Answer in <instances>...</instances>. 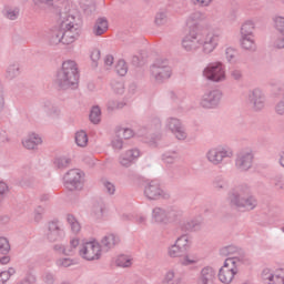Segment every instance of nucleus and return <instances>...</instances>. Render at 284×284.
I'll return each mask as SVG.
<instances>
[{
  "mask_svg": "<svg viewBox=\"0 0 284 284\" xmlns=\"http://www.w3.org/2000/svg\"><path fill=\"white\" fill-rule=\"evenodd\" d=\"M227 201L230 205H233V207L237 210H243L244 212H252V210H256V205H258V200L252 194V189L247 184L232 189L229 192Z\"/></svg>",
  "mask_w": 284,
  "mask_h": 284,
  "instance_id": "1",
  "label": "nucleus"
},
{
  "mask_svg": "<svg viewBox=\"0 0 284 284\" xmlns=\"http://www.w3.org/2000/svg\"><path fill=\"white\" fill-rule=\"evenodd\" d=\"M55 83L61 90H77L79 88V68L74 60H65L62 63V69L57 74Z\"/></svg>",
  "mask_w": 284,
  "mask_h": 284,
  "instance_id": "2",
  "label": "nucleus"
},
{
  "mask_svg": "<svg viewBox=\"0 0 284 284\" xmlns=\"http://www.w3.org/2000/svg\"><path fill=\"white\" fill-rule=\"evenodd\" d=\"M242 265H245V256L227 257L219 270V281L223 284H231Z\"/></svg>",
  "mask_w": 284,
  "mask_h": 284,
  "instance_id": "3",
  "label": "nucleus"
},
{
  "mask_svg": "<svg viewBox=\"0 0 284 284\" xmlns=\"http://www.w3.org/2000/svg\"><path fill=\"white\" fill-rule=\"evenodd\" d=\"M79 34H81V27L52 29L49 34V41L51 45H59V43H63V45H71V43H74V41L79 39Z\"/></svg>",
  "mask_w": 284,
  "mask_h": 284,
  "instance_id": "4",
  "label": "nucleus"
},
{
  "mask_svg": "<svg viewBox=\"0 0 284 284\" xmlns=\"http://www.w3.org/2000/svg\"><path fill=\"white\" fill-rule=\"evenodd\" d=\"M202 79H204V81H209L210 83H223L227 81L225 64H223L221 61L210 62L202 70Z\"/></svg>",
  "mask_w": 284,
  "mask_h": 284,
  "instance_id": "5",
  "label": "nucleus"
},
{
  "mask_svg": "<svg viewBox=\"0 0 284 284\" xmlns=\"http://www.w3.org/2000/svg\"><path fill=\"white\" fill-rule=\"evenodd\" d=\"M150 77L154 83H165L172 77V67L168 59H156L150 67Z\"/></svg>",
  "mask_w": 284,
  "mask_h": 284,
  "instance_id": "6",
  "label": "nucleus"
},
{
  "mask_svg": "<svg viewBox=\"0 0 284 284\" xmlns=\"http://www.w3.org/2000/svg\"><path fill=\"white\" fill-rule=\"evenodd\" d=\"M223 101V91L221 89L206 90L199 99V105L202 110H219Z\"/></svg>",
  "mask_w": 284,
  "mask_h": 284,
  "instance_id": "7",
  "label": "nucleus"
},
{
  "mask_svg": "<svg viewBox=\"0 0 284 284\" xmlns=\"http://www.w3.org/2000/svg\"><path fill=\"white\" fill-rule=\"evenodd\" d=\"M234 156V151L225 145L213 146L209 149L205 153V159L211 163V165H223L225 159H232Z\"/></svg>",
  "mask_w": 284,
  "mask_h": 284,
  "instance_id": "8",
  "label": "nucleus"
},
{
  "mask_svg": "<svg viewBox=\"0 0 284 284\" xmlns=\"http://www.w3.org/2000/svg\"><path fill=\"white\" fill-rule=\"evenodd\" d=\"M164 130L170 132L176 141H187L185 124L176 116H169L164 120Z\"/></svg>",
  "mask_w": 284,
  "mask_h": 284,
  "instance_id": "9",
  "label": "nucleus"
},
{
  "mask_svg": "<svg viewBox=\"0 0 284 284\" xmlns=\"http://www.w3.org/2000/svg\"><path fill=\"white\" fill-rule=\"evenodd\" d=\"M102 252L101 244L94 239L84 241L78 251L79 256L84 261H99Z\"/></svg>",
  "mask_w": 284,
  "mask_h": 284,
  "instance_id": "10",
  "label": "nucleus"
},
{
  "mask_svg": "<svg viewBox=\"0 0 284 284\" xmlns=\"http://www.w3.org/2000/svg\"><path fill=\"white\" fill-rule=\"evenodd\" d=\"M221 43V34L214 31L203 30L201 31L200 48L203 54H212Z\"/></svg>",
  "mask_w": 284,
  "mask_h": 284,
  "instance_id": "11",
  "label": "nucleus"
},
{
  "mask_svg": "<svg viewBox=\"0 0 284 284\" xmlns=\"http://www.w3.org/2000/svg\"><path fill=\"white\" fill-rule=\"evenodd\" d=\"M144 196L149 201H159L161 199L168 201L171 195L170 192L161 187V183L159 181L152 180L144 186Z\"/></svg>",
  "mask_w": 284,
  "mask_h": 284,
  "instance_id": "12",
  "label": "nucleus"
},
{
  "mask_svg": "<svg viewBox=\"0 0 284 284\" xmlns=\"http://www.w3.org/2000/svg\"><path fill=\"white\" fill-rule=\"evenodd\" d=\"M254 163V152L252 149L240 151L235 158V168L239 172H250Z\"/></svg>",
  "mask_w": 284,
  "mask_h": 284,
  "instance_id": "13",
  "label": "nucleus"
},
{
  "mask_svg": "<svg viewBox=\"0 0 284 284\" xmlns=\"http://www.w3.org/2000/svg\"><path fill=\"white\" fill-rule=\"evenodd\" d=\"M85 173L79 169H72L64 175L65 187L71 192L73 190H83V178Z\"/></svg>",
  "mask_w": 284,
  "mask_h": 284,
  "instance_id": "14",
  "label": "nucleus"
},
{
  "mask_svg": "<svg viewBox=\"0 0 284 284\" xmlns=\"http://www.w3.org/2000/svg\"><path fill=\"white\" fill-rule=\"evenodd\" d=\"M182 48L185 52H196L201 50V31H190L182 39Z\"/></svg>",
  "mask_w": 284,
  "mask_h": 284,
  "instance_id": "15",
  "label": "nucleus"
},
{
  "mask_svg": "<svg viewBox=\"0 0 284 284\" xmlns=\"http://www.w3.org/2000/svg\"><path fill=\"white\" fill-rule=\"evenodd\" d=\"M247 101L251 103L254 112H261V110L265 109V93L260 88H255L248 92Z\"/></svg>",
  "mask_w": 284,
  "mask_h": 284,
  "instance_id": "16",
  "label": "nucleus"
},
{
  "mask_svg": "<svg viewBox=\"0 0 284 284\" xmlns=\"http://www.w3.org/2000/svg\"><path fill=\"white\" fill-rule=\"evenodd\" d=\"M217 271L214 266L206 265L200 270L197 284H216Z\"/></svg>",
  "mask_w": 284,
  "mask_h": 284,
  "instance_id": "17",
  "label": "nucleus"
},
{
  "mask_svg": "<svg viewBox=\"0 0 284 284\" xmlns=\"http://www.w3.org/2000/svg\"><path fill=\"white\" fill-rule=\"evenodd\" d=\"M65 239V231L61 225L57 222H50L47 231V240L50 243H57V241H61Z\"/></svg>",
  "mask_w": 284,
  "mask_h": 284,
  "instance_id": "18",
  "label": "nucleus"
},
{
  "mask_svg": "<svg viewBox=\"0 0 284 284\" xmlns=\"http://www.w3.org/2000/svg\"><path fill=\"white\" fill-rule=\"evenodd\" d=\"M59 27L54 30H63L70 28H80L79 22H77V18L73 14L68 12H60L58 18Z\"/></svg>",
  "mask_w": 284,
  "mask_h": 284,
  "instance_id": "19",
  "label": "nucleus"
},
{
  "mask_svg": "<svg viewBox=\"0 0 284 284\" xmlns=\"http://www.w3.org/2000/svg\"><path fill=\"white\" fill-rule=\"evenodd\" d=\"M139 156H141V151L139 149H130L119 156V163L122 168H131L132 163H134Z\"/></svg>",
  "mask_w": 284,
  "mask_h": 284,
  "instance_id": "20",
  "label": "nucleus"
},
{
  "mask_svg": "<svg viewBox=\"0 0 284 284\" xmlns=\"http://www.w3.org/2000/svg\"><path fill=\"white\" fill-rule=\"evenodd\" d=\"M99 243L102 252H110V250H114L115 245L121 243V239L116 234L106 233Z\"/></svg>",
  "mask_w": 284,
  "mask_h": 284,
  "instance_id": "21",
  "label": "nucleus"
},
{
  "mask_svg": "<svg viewBox=\"0 0 284 284\" xmlns=\"http://www.w3.org/2000/svg\"><path fill=\"white\" fill-rule=\"evenodd\" d=\"M162 283L164 284H183V273L179 268L171 267L165 271Z\"/></svg>",
  "mask_w": 284,
  "mask_h": 284,
  "instance_id": "22",
  "label": "nucleus"
},
{
  "mask_svg": "<svg viewBox=\"0 0 284 284\" xmlns=\"http://www.w3.org/2000/svg\"><path fill=\"white\" fill-rule=\"evenodd\" d=\"M201 225H203V217L199 215L180 222V230L182 232H196Z\"/></svg>",
  "mask_w": 284,
  "mask_h": 284,
  "instance_id": "23",
  "label": "nucleus"
},
{
  "mask_svg": "<svg viewBox=\"0 0 284 284\" xmlns=\"http://www.w3.org/2000/svg\"><path fill=\"white\" fill-rule=\"evenodd\" d=\"M41 143H43V139H41L37 133H29L22 140V145L26 150H37Z\"/></svg>",
  "mask_w": 284,
  "mask_h": 284,
  "instance_id": "24",
  "label": "nucleus"
},
{
  "mask_svg": "<svg viewBox=\"0 0 284 284\" xmlns=\"http://www.w3.org/2000/svg\"><path fill=\"white\" fill-rule=\"evenodd\" d=\"M151 219L153 223H158L159 225H168L166 209L161 206H155L152 210Z\"/></svg>",
  "mask_w": 284,
  "mask_h": 284,
  "instance_id": "25",
  "label": "nucleus"
},
{
  "mask_svg": "<svg viewBox=\"0 0 284 284\" xmlns=\"http://www.w3.org/2000/svg\"><path fill=\"white\" fill-rule=\"evenodd\" d=\"M263 278L264 281H268L267 284H284V271L277 270L274 273L264 271Z\"/></svg>",
  "mask_w": 284,
  "mask_h": 284,
  "instance_id": "26",
  "label": "nucleus"
},
{
  "mask_svg": "<svg viewBox=\"0 0 284 284\" xmlns=\"http://www.w3.org/2000/svg\"><path fill=\"white\" fill-rule=\"evenodd\" d=\"M108 28H109L108 19L98 18L92 28V32L94 37H101L105 34V32H108Z\"/></svg>",
  "mask_w": 284,
  "mask_h": 284,
  "instance_id": "27",
  "label": "nucleus"
},
{
  "mask_svg": "<svg viewBox=\"0 0 284 284\" xmlns=\"http://www.w3.org/2000/svg\"><path fill=\"white\" fill-rule=\"evenodd\" d=\"M240 43L243 50L247 52H256V40L254 36H241Z\"/></svg>",
  "mask_w": 284,
  "mask_h": 284,
  "instance_id": "28",
  "label": "nucleus"
},
{
  "mask_svg": "<svg viewBox=\"0 0 284 284\" xmlns=\"http://www.w3.org/2000/svg\"><path fill=\"white\" fill-rule=\"evenodd\" d=\"M242 253L243 251L236 245H227L220 250L221 256H229V258H234V256H245Z\"/></svg>",
  "mask_w": 284,
  "mask_h": 284,
  "instance_id": "29",
  "label": "nucleus"
},
{
  "mask_svg": "<svg viewBox=\"0 0 284 284\" xmlns=\"http://www.w3.org/2000/svg\"><path fill=\"white\" fill-rule=\"evenodd\" d=\"M178 246H180L181 251L185 254V252H190L192 247V237L187 234H182L175 240Z\"/></svg>",
  "mask_w": 284,
  "mask_h": 284,
  "instance_id": "30",
  "label": "nucleus"
},
{
  "mask_svg": "<svg viewBox=\"0 0 284 284\" xmlns=\"http://www.w3.org/2000/svg\"><path fill=\"white\" fill-rule=\"evenodd\" d=\"M179 159H181V155L176 150H169L162 154V161L165 165H174Z\"/></svg>",
  "mask_w": 284,
  "mask_h": 284,
  "instance_id": "31",
  "label": "nucleus"
},
{
  "mask_svg": "<svg viewBox=\"0 0 284 284\" xmlns=\"http://www.w3.org/2000/svg\"><path fill=\"white\" fill-rule=\"evenodd\" d=\"M19 74H21V65L17 62H13L7 67L4 77L6 79H9V81H12V79H17Z\"/></svg>",
  "mask_w": 284,
  "mask_h": 284,
  "instance_id": "32",
  "label": "nucleus"
},
{
  "mask_svg": "<svg viewBox=\"0 0 284 284\" xmlns=\"http://www.w3.org/2000/svg\"><path fill=\"white\" fill-rule=\"evenodd\" d=\"M256 28V23L253 20H246L240 30L241 37H254V29Z\"/></svg>",
  "mask_w": 284,
  "mask_h": 284,
  "instance_id": "33",
  "label": "nucleus"
},
{
  "mask_svg": "<svg viewBox=\"0 0 284 284\" xmlns=\"http://www.w3.org/2000/svg\"><path fill=\"white\" fill-rule=\"evenodd\" d=\"M272 21V26L274 28V30H276V32H278L280 34H282L284 37V16L282 14H274L271 18Z\"/></svg>",
  "mask_w": 284,
  "mask_h": 284,
  "instance_id": "34",
  "label": "nucleus"
},
{
  "mask_svg": "<svg viewBox=\"0 0 284 284\" xmlns=\"http://www.w3.org/2000/svg\"><path fill=\"white\" fill-rule=\"evenodd\" d=\"M213 187L215 190H217V192H221L223 190H227L230 187V182L227 181V179H225V176L223 175H217L214 180H213Z\"/></svg>",
  "mask_w": 284,
  "mask_h": 284,
  "instance_id": "35",
  "label": "nucleus"
},
{
  "mask_svg": "<svg viewBox=\"0 0 284 284\" xmlns=\"http://www.w3.org/2000/svg\"><path fill=\"white\" fill-rule=\"evenodd\" d=\"M166 254L170 258H181V256H183L184 253L180 248L179 244L174 242V244L168 246Z\"/></svg>",
  "mask_w": 284,
  "mask_h": 284,
  "instance_id": "36",
  "label": "nucleus"
},
{
  "mask_svg": "<svg viewBox=\"0 0 284 284\" xmlns=\"http://www.w3.org/2000/svg\"><path fill=\"white\" fill-rule=\"evenodd\" d=\"M182 214L183 213L174 206L166 207V225L168 223H172L178 219H181Z\"/></svg>",
  "mask_w": 284,
  "mask_h": 284,
  "instance_id": "37",
  "label": "nucleus"
},
{
  "mask_svg": "<svg viewBox=\"0 0 284 284\" xmlns=\"http://www.w3.org/2000/svg\"><path fill=\"white\" fill-rule=\"evenodd\" d=\"M89 119L93 125H99L101 123V106L94 105L91 108Z\"/></svg>",
  "mask_w": 284,
  "mask_h": 284,
  "instance_id": "38",
  "label": "nucleus"
},
{
  "mask_svg": "<svg viewBox=\"0 0 284 284\" xmlns=\"http://www.w3.org/2000/svg\"><path fill=\"white\" fill-rule=\"evenodd\" d=\"M79 245H81V240H79V237L71 239L69 245H67V256H74L77 250H79Z\"/></svg>",
  "mask_w": 284,
  "mask_h": 284,
  "instance_id": "39",
  "label": "nucleus"
},
{
  "mask_svg": "<svg viewBox=\"0 0 284 284\" xmlns=\"http://www.w3.org/2000/svg\"><path fill=\"white\" fill-rule=\"evenodd\" d=\"M75 144L78 148H87L88 146V133L84 130H80L75 132L74 135Z\"/></svg>",
  "mask_w": 284,
  "mask_h": 284,
  "instance_id": "40",
  "label": "nucleus"
},
{
  "mask_svg": "<svg viewBox=\"0 0 284 284\" xmlns=\"http://www.w3.org/2000/svg\"><path fill=\"white\" fill-rule=\"evenodd\" d=\"M70 163H72V160L68 156H57L53 160V165L58 170H65V168L70 166Z\"/></svg>",
  "mask_w": 284,
  "mask_h": 284,
  "instance_id": "41",
  "label": "nucleus"
},
{
  "mask_svg": "<svg viewBox=\"0 0 284 284\" xmlns=\"http://www.w3.org/2000/svg\"><path fill=\"white\" fill-rule=\"evenodd\" d=\"M67 222L70 225L71 232L73 234H79L81 232V224L79 223L77 217H74V215L68 214Z\"/></svg>",
  "mask_w": 284,
  "mask_h": 284,
  "instance_id": "42",
  "label": "nucleus"
},
{
  "mask_svg": "<svg viewBox=\"0 0 284 284\" xmlns=\"http://www.w3.org/2000/svg\"><path fill=\"white\" fill-rule=\"evenodd\" d=\"M196 263H199V257L194 253L185 254L181 260V265H183L184 267H187L190 265H196Z\"/></svg>",
  "mask_w": 284,
  "mask_h": 284,
  "instance_id": "43",
  "label": "nucleus"
},
{
  "mask_svg": "<svg viewBox=\"0 0 284 284\" xmlns=\"http://www.w3.org/2000/svg\"><path fill=\"white\" fill-rule=\"evenodd\" d=\"M91 216H93L95 221H101L103 216H105V205L104 204L94 205L91 212Z\"/></svg>",
  "mask_w": 284,
  "mask_h": 284,
  "instance_id": "44",
  "label": "nucleus"
},
{
  "mask_svg": "<svg viewBox=\"0 0 284 284\" xmlns=\"http://www.w3.org/2000/svg\"><path fill=\"white\" fill-rule=\"evenodd\" d=\"M101 184H102L104 192L106 194H109L110 196L114 195V193L116 192V186L114 185V183L110 182V180L102 179Z\"/></svg>",
  "mask_w": 284,
  "mask_h": 284,
  "instance_id": "45",
  "label": "nucleus"
},
{
  "mask_svg": "<svg viewBox=\"0 0 284 284\" xmlns=\"http://www.w3.org/2000/svg\"><path fill=\"white\" fill-rule=\"evenodd\" d=\"M236 57H239V51L232 47L225 49V59L229 63H236Z\"/></svg>",
  "mask_w": 284,
  "mask_h": 284,
  "instance_id": "46",
  "label": "nucleus"
},
{
  "mask_svg": "<svg viewBox=\"0 0 284 284\" xmlns=\"http://www.w3.org/2000/svg\"><path fill=\"white\" fill-rule=\"evenodd\" d=\"M118 267H130L132 265V258L128 255H120L115 260Z\"/></svg>",
  "mask_w": 284,
  "mask_h": 284,
  "instance_id": "47",
  "label": "nucleus"
},
{
  "mask_svg": "<svg viewBox=\"0 0 284 284\" xmlns=\"http://www.w3.org/2000/svg\"><path fill=\"white\" fill-rule=\"evenodd\" d=\"M55 265L60 268L72 267V265H74V260L70 257H60L55 261Z\"/></svg>",
  "mask_w": 284,
  "mask_h": 284,
  "instance_id": "48",
  "label": "nucleus"
},
{
  "mask_svg": "<svg viewBox=\"0 0 284 284\" xmlns=\"http://www.w3.org/2000/svg\"><path fill=\"white\" fill-rule=\"evenodd\" d=\"M115 72L120 77H125L128 74V63H125V60H119L116 62Z\"/></svg>",
  "mask_w": 284,
  "mask_h": 284,
  "instance_id": "49",
  "label": "nucleus"
},
{
  "mask_svg": "<svg viewBox=\"0 0 284 284\" xmlns=\"http://www.w3.org/2000/svg\"><path fill=\"white\" fill-rule=\"evenodd\" d=\"M155 26H165L168 23V12L166 11H159L154 18Z\"/></svg>",
  "mask_w": 284,
  "mask_h": 284,
  "instance_id": "50",
  "label": "nucleus"
},
{
  "mask_svg": "<svg viewBox=\"0 0 284 284\" xmlns=\"http://www.w3.org/2000/svg\"><path fill=\"white\" fill-rule=\"evenodd\" d=\"M271 45L275 50H283V48H284V36L282 34V36H277V37L272 38Z\"/></svg>",
  "mask_w": 284,
  "mask_h": 284,
  "instance_id": "51",
  "label": "nucleus"
},
{
  "mask_svg": "<svg viewBox=\"0 0 284 284\" xmlns=\"http://www.w3.org/2000/svg\"><path fill=\"white\" fill-rule=\"evenodd\" d=\"M111 146L115 152H121L123 150V139L119 135L113 136L111 139Z\"/></svg>",
  "mask_w": 284,
  "mask_h": 284,
  "instance_id": "52",
  "label": "nucleus"
},
{
  "mask_svg": "<svg viewBox=\"0 0 284 284\" xmlns=\"http://www.w3.org/2000/svg\"><path fill=\"white\" fill-rule=\"evenodd\" d=\"M201 21V12L196 11L189 16L186 19V26H196Z\"/></svg>",
  "mask_w": 284,
  "mask_h": 284,
  "instance_id": "53",
  "label": "nucleus"
},
{
  "mask_svg": "<svg viewBox=\"0 0 284 284\" xmlns=\"http://www.w3.org/2000/svg\"><path fill=\"white\" fill-rule=\"evenodd\" d=\"M10 253V242L6 237H0V254Z\"/></svg>",
  "mask_w": 284,
  "mask_h": 284,
  "instance_id": "54",
  "label": "nucleus"
},
{
  "mask_svg": "<svg viewBox=\"0 0 284 284\" xmlns=\"http://www.w3.org/2000/svg\"><path fill=\"white\" fill-rule=\"evenodd\" d=\"M45 212V209L43 206H37L33 211V220L36 223H40V221L43 219V214Z\"/></svg>",
  "mask_w": 284,
  "mask_h": 284,
  "instance_id": "55",
  "label": "nucleus"
},
{
  "mask_svg": "<svg viewBox=\"0 0 284 284\" xmlns=\"http://www.w3.org/2000/svg\"><path fill=\"white\" fill-rule=\"evenodd\" d=\"M112 90L114 94H123L125 92V84L123 82H112Z\"/></svg>",
  "mask_w": 284,
  "mask_h": 284,
  "instance_id": "56",
  "label": "nucleus"
},
{
  "mask_svg": "<svg viewBox=\"0 0 284 284\" xmlns=\"http://www.w3.org/2000/svg\"><path fill=\"white\" fill-rule=\"evenodd\" d=\"M108 110H121L125 108V102H118L116 100H110L108 102Z\"/></svg>",
  "mask_w": 284,
  "mask_h": 284,
  "instance_id": "57",
  "label": "nucleus"
},
{
  "mask_svg": "<svg viewBox=\"0 0 284 284\" xmlns=\"http://www.w3.org/2000/svg\"><path fill=\"white\" fill-rule=\"evenodd\" d=\"M275 112L280 116L284 115V91L282 93L280 101L275 104Z\"/></svg>",
  "mask_w": 284,
  "mask_h": 284,
  "instance_id": "58",
  "label": "nucleus"
},
{
  "mask_svg": "<svg viewBox=\"0 0 284 284\" xmlns=\"http://www.w3.org/2000/svg\"><path fill=\"white\" fill-rule=\"evenodd\" d=\"M273 183L277 190H284V176L283 174H276L273 178Z\"/></svg>",
  "mask_w": 284,
  "mask_h": 284,
  "instance_id": "59",
  "label": "nucleus"
},
{
  "mask_svg": "<svg viewBox=\"0 0 284 284\" xmlns=\"http://www.w3.org/2000/svg\"><path fill=\"white\" fill-rule=\"evenodd\" d=\"M99 59H101V51L99 49H95L91 52V61H93L94 68L99 65Z\"/></svg>",
  "mask_w": 284,
  "mask_h": 284,
  "instance_id": "60",
  "label": "nucleus"
},
{
  "mask_svg": "<svg viewBox=\"0 0 284 284\" xmlns=\"http://www.w3.org/2000/svg\"><path fill=\"white\" fill-rule=\"evenodd\" d=\"M231 78L233 81H243V71L240 69L231 70Z\"/></svg>",
  "mask_w": 284,
  "mask_h": 284,
  "instance_id": "61",
  "label": "nucleus"
},
{
  "mask_svg": "<svg viewBox=\"0 0 284 284\" xmlns=\"http://www.w3.org/2000/svg\"><path fill=\"white\" fill-rule=\"evenodd\" d=\"M8 184L3 181H0V204L3 202L6 194H8Z\"/></svg>",
  "mask_w": 284,
  "mask_h": 284,
  "instance_id": "62",
  "label": "nucleus"
},
{
  "mask_svg": "<svg viewBox=\"0 0 284 284\" xmlns=\"http://www.w3.org/2000/svg\"><path fill=\"white\" fill-rule=\"evenodd\" d=\"M7 19L14 21L19 17V9H8L6 11Z\"/></svg>",
  "mask_w": 284,
  "mask_h": 284,
  "instance_id": "63",
  "label": "nucleus"
},
{
  "mask_svg": "<svg viewBox=\"0 0 284 284\" xmlns=\"http://www.w3.org/2000/svg\"><path fill=\"white\" fill-rule=\"evenodd\" d=\"M60 114L61 111L54 105L47 112V116H50V119H57Z\"/></svg>",
  "mask_w": 284,
  "mask_h": 284,
  "instance_id": "64",
  "label": "nucleus"
}]
</instances>
